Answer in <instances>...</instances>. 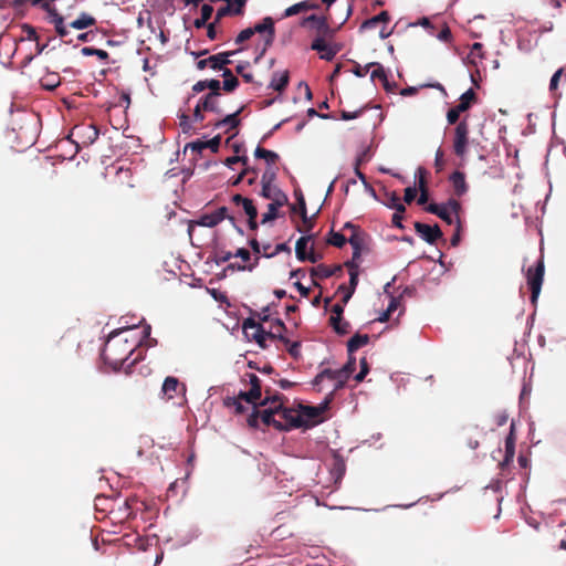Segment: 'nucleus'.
<instances>
[{
	"label": "nucleus",
	"mask_w": 566,
	"mask_h": 566,
	"mask_svg": "<svg viewBox=\"0 0 566 566\" xmlns=\"http://www.w3.org/2000/svg\"><path fill=\"white\" fill-rule=\"evenodd\" d=\"M132 328L114 331L107 338L102 350L103 360L114 368L122 367L134 353L137 343L123 337V333Z\"/></svg>",
	"instance_id": "nucleus-1"
},
{
	"label": "nucleus",
	"mask_w": 566,
	"mask_h": 566,
	"mask_svg": "<svg viewBox=\"0 0 566 566\" xmlns=\"http://www.w3.org/2000/svg\"><path fill=\"white\" fill-rule=\"evenodd\" d=\"M265 398L260 403L265 406L268 403H275V429L281 431H287L292 428H301V416L297 415V410L283 407V395L273 394L270 388L264 390Z\"/></svg>",
	"instance_id": "nucleus-2"
},
{
	"label": "nucleus",
	"mask_w": 566,
	"mask_h": 566,
	"mask_svg": "<svg viewBox=\"0 0 566 566\" xmlns=\"http://www.w3.org/2000/svg\"><path fill=\"white\" fill-rule=\"evenodd\" d=\"M136 185L130 168H118L114 181V195L122 200H129L136 196Z\"/></svg>",
	"instance_id": "nucleus-3"
},
{
	"label": "nucleus",
	"mask_w": 566,
	"mask_h": 566,
	"mask_svg": "<svg viewBox=\"0 0 566 566\" xmlns=\"http://www.w3.org/2000/svg\"><path fill=\"white\" fill-rule=\"evenodd\" d=\"M356 359L353 355L348 354L347 363L339 369L325 368L316 375L313 380L314 386H318L325 380V377L339 378V386H345L350 375L355 371Z\"/></svg>",
	"instance_id": "nucleus-4"
},
{
	"label": "nucleus",
	"mask_w": 566,
	"mask_h": 566,
	"mask_svg": "<svg viewBox=\"0 0 566 566\" xmlns=\"http://www.w3.org/2000/svg\"><path fill=\"white\" fill-rule=\"evenodd\" d=\"M301 25L304 28L308 27L315 31L316 36L314 40L329 41L336 33V30L329 27L326 17H319L316 14H311L304 18Z\"/></svg>",
	"instance_id": "nucleus-5"
},
{
	"label": "nucleus",
	"mask_w": 566,
	"mask_h": 566,
	"mask_svg": "<svg viewBox=\"0 0 566 566\" xmlns=\"http://www.w3.org/2000/svg\"><path fill=\"white\" fill-rule=\"evenodd\" d=\"M545 273V264L543 258H541L535 266H530L526 272L527 285L531 290V302L536 304L539 296Z\"/></svg>",
	"instance_id": "nucleus-6"
},
{
	"label": "nucleus",
	"mask_w": 566,
	"mask_h": 566,
	"mask_svg": "<svg viewBox=\"0 0 566 566\" xmlns=\"http://www.w3.org/2000/svg\"><path fill=\"white\" fill-rule=\"evenodd\" d=\"M469 144V124L465 119L459 122L454 128L453 150L458 157H463Z\"/></svg>",
	"instance_id": "nucleus-7"
},
{
	"label": "nucleus",
	"mask_w": 566,
	"mask_h": 566,
	"mask_svg": "<svg viewBox=\"0 0 566 566\" xmlns=\"http://www.w3.org/2000/svg\"><path fill=\"white\" fill-rule=\"evenodd\" d=\"M260 419L266 427L273 426L275 428V403H271L270 408L264 409L262 411L258 410V408L255 407L252 413L248 417L247 422L249 427L255 429L259 427Z\"/></svg>",
	"instance_id": "nucleus-8"
},
{
	"label": "nucleus",
	"mask_w": 566,
	"mask_h": 566,
	"mask_svg": "<svg viewBox=\"0 0 566 566\" xmlns=\"http://www.w3.org/2000/svg\"><path fill=\"white\" fill-rule=\"evenodd\" d=\"M325 406H300L297 415L301 416V428H311L322 421V413Z\"/></svg>",
	"instance_id": "nucleus-9"
},
{
	"label": "nucleus",
	"mask_w": 566,
	"mask_h": 566,
	"mask_svg": "<svg viewBox=\"0 0 566 566\" xmlns=\"http://www.w3.org/2000/svg\"><path fill=\"white\" fill-rule=\"evenodd\" d=\"M253 32L255 33H265V40H264V49L262 50L261 54L256 56L255 62H258L262 55L264 54L266 48L271 46L274 38H275V28H274V20L271 17H265L260 23H256L253 28Z\"/></svg>",
	"instance_id": "nucleus-10"
},
{
	"label": "nucleus",
	"mask_w": 566,
	"mask_h": 566,
	"mask_svg": "<svg viewBox=\"0 0 566 566\" xmlns=\"http://www.w3.org/2000/svg\"><path fill=\"white\" fill-rule=\"evenodd\" d=\"M243 331L248 337H251L255 343L261 347L265 348L266 344L265 340L268 338L266 332L264 331L263 326L255 322L253 318H247L243 322Z\"/></svg>",
	"instance_id": "nucleus-11"
},
{
	"label": "nucleus",
	"mask_w": 566,
	"mask_h": 566,
	"mask_svg": "<svg viewBox=\"0 0 566 566\" xmlns=\"http://www.w3.org/2000/svg\"><path fill=\"white\" fill-rule=\"evenodd\" d=\"M233 54L234 52H222L214 55H210L207 59L199 60L197 62V69L205 70L206 67H210L214 71L222 70L226 65L231 63L229 56Z\"/></svg>",
	"instance_id": "nucleus-12"
},
{
	"label": "nucleus",
	"mask_w": 566,
	"mask_h": 566,
	"mask_svg": "<svg viewBox=\"0 0 566 566\" xmlns=\"http://www.w3.org/2000/svg\"><path fill=\"white\" fill-rule=\"evenodd\" d=\"M161 394L167 400L174 399L175 397H185L186 386L181 384L176 377L168 376L163 384Z\"/></svg>",
	"instance_id": "nucleus-13"
},
{
	"label": "nucleus",
	"mask_w": 566,
	"mask_h": 566,
	"mask_svg": "<svg viewBox=\"0 0 566 566\" xmlns=\"http://www.w3.org/2000/svg\"><path fill=\"white\" fill-rule=\"evenodd\" d=\"M415 230L429 244H434L442 238V231L438 224H427L422 222H415Z\"/></svg>",
	"instance_id": "nucleus-14"
},
{
	"label": "nucleus",
	"mask_w": 566,
	"mask_h": 566,
	"mask_svg": "<svg viewBox=\"0 0 566 566\" xmlns=\"http://www.w3.org/2000/svg\"><path fill=\"white\" fill-rule=\"evenodd\" d=\"M311 49L316 51L322 60L332 61L340 51V45L331 44L327 41L313 40Z\"/></svg>",
	"instance_id": "nucleus-15"
},
{
	"label": "nucleus",
	"mask_w": 566,
	"mask_h": 566,
	"mask_svg": "<svg viewBox=\"0 0 566 566\" xmlns=\"http://www.w3.org/2000/svg\"><path fill=\"white\" fill-rule=\"evenodd\" d=\"M243 108L244 107L241 106L234 113L229 114L226 117H223L222 119L217 120L213 124V127L217 128V129H223L224 128V133H227V134L230 133L233 129H237L238 126L241 123V119L239 118V116H240L241 112L243 111Z\"/></svg>",
	"instance_id": "nucleus-16"
},
{
	"label": "nucleus",
	"mask_w": 566,
	"mask_h": 566,
	"mask_svg": "<svg viewBox=\"0 0 566 566\" xmlns=\"http://www.w3.org/2000/svg\"><path fill=\"white\" fill-rule=\"evenodd\" d=\"M342 272H343V269H342V265H339V264H336L333 266H328L325 264H318L317 266L311 269V276L313 279L314 284L317 285L315 279L323 280V279L331 277L333 275L340 274Z\"/></svg>",
	"instance_id": "nucleus-17"
},
{
	"label": "nucleus",
	"mask_w": 566,
	"mask_h": 566,
	"mask_svg": "<svg viewBox=\"0 0 566 566\" xmlns=\"http://www.w3.org/2000/svg\"><path fill=\"white\" fill-rule=\"evenodd\" d=\"M515 455V436H514V423H511V431L505 439V455L504 459L500 462V468L503 470L509 467L514 459Z\"/></svg>",
	"instance_id": "nucleus-18"
},
{
	"label": "nucleus",
	"mask_w": 566,
	"mask_h": 566,
	"mask_svg": "<svg viewBox=\"0 0 566 566\" xmlns=\"http://www.w3.org/2000/svg\"><path fill=\"white\" fill-rule=\"evenodd\" d=\"M367 233L364 230L359 232L350 233L348 237V243L353 248L354 260L359 259L360 254L366 248Z\"/></svg>",
	"instance_id": "nucleus-19"
},
{
	"label": "nucleus",
	"mask_w": 566,
	"mask_h": 566,
	"mask_svg": "<svg viewBox=\"0 0 566 566\" xmlns=\"http://www.w3.org/2000/svg\"><path fill=\"white\" fill-rule=\"evenodd\" d=\"M220 97L221 96L206 94L199 98L200 107H202L205 112H211L220 115L223 112L220 106Z\"/></svg>",
	"instance_id": "nucleus-20"
},
{
	"label": "nucleus",
	"mask_w": 566,
	"mask_h": 566,
	"mask_svg": "<svg viewBox=\"0 0 566 566\" xmlns=\"http://www.w3.org/2000/svg\"><path fill=\"white\" fill-rule=\"evenodd\" d=\"M286 331L285 324L281 319H275L271 323L270 331L266 332L268 338L279 339L283 344H290V339L284 336V332Z\"/></svg>",
	"instance_id": "nucleus-21"
},
{
	"label": "nucleus",
	"mask_w": 566,
	"mask_h": 566,
	"mask_svg": "<svg viewBox=\"0 0 566 566\" xmlns=\"http://www.w3.org/2000/svg\"><path fill=\"white\" fill-rule=\"evenodd\" d=\"M424 210L429 213L436 214L448 224H455V217L439 203H429Z\"/></svg>",
	"instance_id": "nucleus-22"
},
{
	"label": "nucleus",
	"mask_w": 566,
	"mask_h": 566,
	"mask_svg": "<svg viewBox=\"0 0 566 566\" xmlns=\"http://www.w3.org/2000/svg\"><path fill=\"white\" fill-rule=\"evenodd\" d=\"M450 182L453 187L454 195L458 197L463 196L468 190V185L465 182V176L463 172L457 170L451 174Z\"/></svg>",
	"instance_id": "nucleus-23"
},
{
	"label": "nucleus",
	"mask_w": 566,
	"mask_h": 566,
	"mask_svg": "<svg viewBox=\"0 0 566 566\" xmlns=\"http://www.w3.org/2000/svg\"><path fill=\"white\" fill-rule=\"evenodd\" d=\"M317 8H318V4H316L310 0L301 1L298 3H295L291 7H289L287 9H285V11L283 13V18H290L300 12H303L306 10H313V9H317Z\"/></svg>",
	"instance_id": "nucleus-24"
},
{
	"label": "nucleus",
	"mask_w": 566,
	"mask_h": 566,
	"mask_svg": "<svg viewBox=\"0 0 566 566\" xmlns=\"http://www.w3.org/2000/svg\"><path fill=\"white\" fill-rule=\"evenodd\" d=\"M290 75L289 71L275 72L272 76L270 87L277 92H283L289 85Z\"/></svg>",
	"instance_id": "nucleus-25"
},
{
	"label": "nucleus",
	"mask_w": 566,
	"mask_h": 566,
	"mask_svg": "<svg viewBox=\"0 0 566 566\" xmlns=\"http://www.w3.org/2000/svg\"><path fill=\"white\" fill-rule=\"evenodd\" d=\"M96 24V19L86 12H82L69 27L76 30H84Z\"/></svg>",
	"instance_id": "nucleus-26"
},
{
	"label": "nucleus",
	"mask_w": 566,
	"mask_h": 566,
	"mask_svg": "<svg viewBox=\"0 0 566 566\" xmlns=\"http://www.w3.org/2000/svg\"><path fill=\"white\" fill-rule=\"evenodd\" d=\"M389 20H390V15H389L388 11H381L379 14L365 20L361 23L359 30L364 31V30L374 29L379 23H387V22H389Z\"/></svg>",
	"instance_id": "nucleus-27"
},
{
	"label": "nucleus",
	"mask_w": 566,
	"mask_h": 566,
	"mask_svg": "<svg viewBox=\"0 0 566 566\" xmlns=\"http://www.w3.org/2000/svg\"><path fill=\"white\" fill-rule=\"evenodd\" d=\"M369 343V335L367 334H355L348 342H347V352L349 355H353L356 350H358L360 347L367 345Z\"/></svg>",
	"instance_id": "nucleus-28"
},
{
	"label": "nucleus",
	"mask_w": 566,
	"mask_h": 566,
	"mask_svg": "<svg viewBox=\"0 0 566 566\" xmlns=\"http://www.w3.org/2000/svg\"><path fill=\"white\" fill-rule=\"evenodd\" d=\"M254 156L258 159H264L268 164V166H273L279 161L280 156L272 150L265 149L261 146H258L254 150Z\"/></svg>",
	"instance_id": "nucleus-29"
},
{
	"label": "nucleus",
	"mask_w": 566,
	"mask_h": 566,
	"mask_svg": "<svg viewBox=\"0 0 566 566\" xmlns=\"http://www.w3.org/2000/svg\"><path fill=\"white\" fill-rule=\"evenodd\" d=\"M294 193H295V197L297 200V207L292 206V211L296 212L298 210V212L303 219V222L308 224V227H311L312 224L307 218L306 202H305L304 196L301 190H295Z\"/></svg>",
	"instance_id": "nucleus-30"
},
{
	"label": "nucleus",
	"mask_w": 566,
	"mask_h": 566,
	"mask_svg": "<svg viewBox=\"0 0 566 566\" xmlns=\"http://www.w3.org/2000/svg\"><path fill=\"white\" fill-rule=\"evenodd\" d=\"M475 92L472 88H469L460 96V102L457 105L458 111H461L462 113L467 112L472 106V104L475 103Z\"/></svg>",
	"instance_id": "nucleus-31"
},
{
	"label": "nucleus",
	"mask_w": 566,
	"mask_h": 566,
	"mask_svg": "<svg viewBox=\"0 0 566 566\" xmlns=\"http://www.w3.org/2000/svg\"><path fill=\"white\" fill-rule=\"evenodd\" d=\"M329 325L338 335H346L349 333L350 325L343 317H329Z\"/></svg>",
	"instance_id": "nucleus-32"
},
{
	"label": "nucleus",
	"mask_w": 566,
	"mask_h": 566,
	"mask_svg": "<svg viewBox=\"0 0 566 566\" xmlns=\"http://www.w3.org/2000/svg\"><path fill=\"white\" fill-rule=\"evenodd\" d=\"M248 377L251 386L249 390L250 398H256L258 400H260L262 395V386L260 378L255 374H249Z\"/></svg>",
	"instance_id": "nucleus-33"
},
{
	"label": "nucleus",
	"mask_w": 566,
	"mask_h": 566,
	"mask_svg": "<svg viewBox=\"0 0 566 566\" xmlns=\"http://www.w3.org/2000/svg\"><path fill=\"white\" fill-rule=\"evenodd\" d=\"M371 67H373V71L370 74L371 81L379 80L382 83L384 87L386 90H388L389 83H388V77H387L384 66L376 62V64Z\"/></svg>",
	"instance_id": "nucleus-34"
},
{
	"label": "nucleus",
	"mask_w": 566,
	"mask_h": 566,
	"mask_svg": "<svg viewBox=\"0 0 566 566\" xmlns=\"http://www.w3.org/2000/svg\"><path fill=\"white\" fill-rule=\"evenodd\" d=\"M312 239V235H304V237H301L297 241H296V244H295V253H296V258L300 260V261H306V248H307V243L308 241Z\"/></svg>",
	"instance_id": "nucleus-35"
},
{
	"label": "nucleus",
	"mask_w": 566,
	"mask_h": 566,
	"mask_svg": "<svg viewBox=\"0 0 566 566\" xmlns=\"http://www.w3.org/2000/svg\"><path fill=\"white\" fill-rule=\"evenodd\" d=\"M566 83V67H559L552 76L549 82V91L555 93L558 90L559 82Z\"/></svg>",
	"instance_id": "nucleus-36"
},
{
	"label": "nucleus",
	"mask_w": 566,
	"mask_h": 566,
	"mask_svg": "<svg viewBox=\"0 0 566 566\" xmlns=\"http://www.w3.org/2000/svg\"><path fill=\"white\" fill-rule=\"evenodd\" d=\"M70 28L71 27L65 24L64 19H57L56 24L54 25L56 34L67 44L73 42L72 39H66L70 34Z\"/></svg>",
	"instance_id": "nucleus-37"
},
{
	"label": "nucleus",
	"mask_w": 566,
	"mask_h": 566,
	"mask_svg": "<svg viewBox=\"0 0 566 566\" xmlns=\"http://www.w3.org/2000/svg\"><path fill=\"white\" fill-rule=\"evenodd\" d=\"M193 223L201 227L213 228L219 224V221L217 220L214 212H211L201 214L196 221H193Z\"/></svg>",
	"instance_id": "nucleus-38"
},
{
	"label": "nucleus",
	"mask_w": 566,
	"mask_h": 566,
	"mask_svg": "<svg viewBox=\"0 0 566 566\" xmlns=\"http://www.w3.org/2000/svg\"><path fill=\"white\" fill-rule=\"evenodd\" d=\"M223 403L228 408H233L234 412L237 415H242L247 410V408L243 406L242 401H240V398L227 397L223 400Z\"/></svg>",
	"instance_id": "nucleus-39"
},
{
	"label": "nucleus",
	"mask_w": 566,
	"mask_h": 566,
	"mask_svg": "<svg viewBox=\"0 0 566 566\" xmlns=\"http://www.w3.org/2000/svg\"><path fill=\"white\" fill-rule=\"evenodd\" d=\"M81 53L84 56H91V55L97 56L102 61H107L109 57V54L106 51L101 50V49H94L91 46L82 48Z\"/></svg>",
	"instance_id": "nucleus-40"
},
{
	"label": "nucleus",
	"mask_w": 566,
	"mask_h": 566,
	"mask_svg": "<svg viewBox=\"0 0 566 566\" xmlns=\"http://www.w3.org/2000/svg\"><path fill=\"white\" fill-rule=\"evenodd\" d=\"M347 241L348 239H346L343 233L333 230L329 232V238L327 239V242L336 248H343Z\"/></svg>",
	"instance_id": "nucleus-41"
},
{
	"label": "nucleus",
	"mask_w": 566,
	"mask_h": 566,
	"mask_svg": "<svg viewBox=\"0 0 566 566\" xmlns=\"http://www.w3.org/2000/svg\"><path fill=\"white\" fill-rule=\"evenodd\" d=\"M276 170H277V168L268 166V168L265 169V171L263 172V175L261 177L262 187L274 185V180L276 178Z\"/></svg>",
	"instance_id": "nucleus-42"
},
{
	"label": "nucleus",
	"mask_w": 566,
	"mask_h": 566,
	"mask_svg": "<svg viewBox=\"0 0 566 566\" xmlns=\"http://www.w3.org/2000/svg\"><path fill=\"white\" fill-rule=\"evenodd\" d=\"M400 200L399 195L396 191L384 190L381 202L388 208H392L396 202Z\"/></svg>",
	"instance_id": "nucleus-43"
},
{
	"label": "nucleus",
	"mask_w": 566,
	"mask_h": 566,
	"mask_svg": "<svg viewBox=\"0 0 566 566\" xmlns=\"http://www.w3.org/2000/svg\"><path fill=\"white\" fill-rule=\"evenodd\" d=\"M440 205L443 206L451 214H453L455 219L460 218L459 213L461 211V203L457 199L450 198L447 202Z\"/></svg>",
	"instance_id": "nucleus-44"
},
{
	"label": "nucleus",
	"mask_w": 566,
	"mask_h": 566,
	"mask_svg": "<svg viewBox=\"0 0 566 566\" xmlns=\"http://www.w3.org/2000/svg\"><path fill=\"white\" fill-rule=\"evenodd\" d=\"M258 262H259V258L256 256L255 260H254V263L252 264H240V263H230L226 269L224 271H252L256 265H258Z\"/></svg>",
	"instance_id": "nucleus-45"
},
{
	"label": "nucleus",
	"mask_w": 566,
	"mask_h": 566,
	"mask_svg": "<svg viewBox=\"0 0 566 566\" xmlns=\"http://www.w3.org/2000/svg\"><path fill=\"white\" fill-rule=\"evenodd\" d=\"M42 7L46 10L48 12V19H49V22L52 23L53 25L56 24V20L57 19H64L57 11L55 8H52L51 4L49 2H43L42 3Z\"/></svg>",
	"instance_id": "nucleus-46"
},
{
	"label": "nucleus",
	"mask_w": 566,
	"mask_h": 566,
	"mask_svg": "<svg viewBox=\"0 0 566 566\" xmlns=\"http://www.w3.org/2000/svg\"><path fill=\"white\" fill-rule=\"evenodd\" d=\"M274 197L275 198L271 199V202L268 206L273 207L276 211L289 202V198L283 191L281 193H276Z\"/></svg>",
	"instance_id": "nucleus-47"
},
{
	"label": "nucleus",
	"mask_w": 566,
	"mask_h": 566,
	"mask_svg": "<svg viewBox=\"0 0 566 566\" xmlns=\"http://www.w3.org/2000/svg\"><path fill=\"white\" fill-rule=\"evenodd\" d=\"M281 192H282V190L277 186L270 185V186L262 187L260 195L263 198L271 200V199L275 198L274 196L276 193H281Z\"/></svg>",
	"instance_id": "nucleus-48"
},
{
	"label": "nucleus",
	"mask_w": 566,
	"mask_h": 566,
	"mask_svg": "<svg viewBox=\"0 0 566 566\" xmlns=\"http://www.w3.org/2000/svg\"><path fill=\"white\" fill-rule=\"evenodd\" d=\"M21 30H22V34H23L22 39H27L30 41L39 40L36 30L32 25L24 23V24H22Z\"/></svg>",
	"instance_id": "nucleus-49"
},
{
	"label": "nucleus",
	"mask_w": 566,
	"mask_h": 566,
	"mask_svg": "<svg viewBox=\"0 0 566 566\" xmlns=\"http://www.w3.org/2000/svg\"><path fill=\"white\" fill-rule=\"evenodd\" d=\"M353 63H354L353 73L358 77L365 76L368 73V71L371 69V66H374L376 64V62H370V63L366 64L365 66H361L357 62H353Z\"/></svg>",
	"instance_id": "nucleus-50"
},
{
	"label": "nucleus",
	"mask_w": 566,
	"mask_h": 566,
	"mask_svg": "<svg viewBox=\"0 0 566 566\" xmlns=\"http://www.w3.org/2000/svg\"><path fill=\"white\" fill-rule=\"evenodd\" d=\"M242 208H243L245 214L248 217H250V219L258 218L256 207L254 206V203H253V201L251 199L247 198L244 203H242Z\"/></svg>",
	"instance_id": "nucleus-51"
},
{
	"label": "nucleus",
	"mask_w": 566,
	"mask_h": 566,
	"mask_svg": "<svg viewBox=\"0 0 566 566\" xmlns=\"http://www.w3.org/2000/svg\"><path fill=\"white\" fill-rule=\"evenodd\" d=\"M207 86L210 90L208 94L221 96V82L216 78L207 80Z\"/></svg>",
	"instance_id": "nucleus-52"
},
{
	"label": "nucleus",
	"mask_w": 566,
	"mask_h": 566,
	"mask_svg": "<svg viewBox=\"0 0 566 566\" xmlns=\"http://www.w3.org/2000/svg\"><path fill=\"white\" fill-rule=\"evenodd\" d=\"M213 212H214L216 218H217V220L219 221V223H220L221 221H223L224 219H228L229 221H231V223H232L233 226H235V223H234V218H233L232 216H229V214H228V208H227V207H220V208H218V209H217L216 211H213Z\"/></svg>",
	"instance_id": "nucleus-53"
},
{
	"label": "nucleus",
	"mask_w": 566,
	"mask_h": 566,
	"mask_svg": "<svg viewBox=\"0 0 566 566\" xmlns=\"http://www.w3.org/2000/svg\"><path fill=\"white\" fill-rule=\"evenodd\" d=\"M461 230H462V222L460 218H457L455 220V231L453 235L451 237L450 243L452 247H457L460 243L461 240Z\"/></svg>",
	"instance_id": "nucleus-54"
},
{
	"label": "nucleus",
	"mask_w": 566,
	"mask_h": 566,
	"mask_svg": "<svg viewBox=\"0 0 566 566\" xmlns=\"http://www.w3.org/2000/svg\"><path fill=\"white\" fill-rule=\"evenodd\" d=\"M427 171L424 168L419 167L417 169V177H418V188L419 190L428 189V182H427Z\"/></svg>",
	"instance_id": "nucleus-55"
},
{
	"label": "nucleus",
	"mask_w": 566,
	"mask_h": 566,
	"mask_svg": "<svg viewBox=\"0 0 566 566\" xmlns=\"http://www.w3.org/2000/svg\"><path fill=\"white\" fill-rule=\"evenodd\" d=\"M227 15H233L232 4L227 3V6L219 8L217 10L214 21L219 22L222 18Z\"/></svg>",
	"instance_id": "nucleus-56"
},
{
	"label": "nucleus",
	"mask_w": 566,
	"mask_h": 566,
	"mask_svg": "<svg viewBox=\"0 0 566 566\" xmlns=\"http://www.w3.org/2000/svg\"><path fill=\"white\" fill-rule=\"evenodd\" d=\"M254 32L252 28H247L242 30L235 38V43L241 44L253 36Z\"/></svg>",
	"instance_id": "nucleus-57"
},
{
	"label": "nucleus",
	"mask_w": 566,
	"mask_h": 566,
	"mask_svg": "<svg viewBox=\"0 0 566 566\" xmlns=\"http://www.w3.org/2000/svg\"><path fill=\"white\" fill-rule=\"evenodd\" d=\"M239 86V80L235 76H231V78H227L222 82V88L226 92H233Z\"/></svg>",
	"instance_id": "nucleus-58"
},
{
	"label": "nucleus",
	"mask_w": 566,
	"mask_h": 566,
	"mask_svg": "<svg viewBox=\"0 0 566 566\" xmlns=\"http://www.w3.org/2000/svg\"><path fill=\"white\" fill-rule=\"evenodd\" d=\"M462 112L461 111H458V107L454 106L452 108H450L447 113V120H448V124L450 125H454L458 123L459 120V117H460V114Z\"/></svg>",
	"instance_id": "nucleus-59"
},
{
	"label": "nucleus",
	"mask_w": 566,
	"mask_h": 566,
	"mask_svg": "<svg viewBox=\"0 0 566 566\" xmlns=\"http://www.w3.org/2000/svg\"><path fill=\"white\" fill-rule=\"evenodd\" d=\"M221 143V135H217L210 140L205 142L206 148L211 149L212 153H217L219 150Z\"/></svg>",
	"instance_id": "nucleus-60"
},
{
	"label": "nucleus",
	"mask_w": 566,
	"mask_h": 566,
	"mask_svg": "<svg viewBox=\"0 0 566 566\" xmlns=\"http://www.w3.org/2000/svg\"><path fill=\"white\" fill-rule=\"evenodd\" d=\"M249 65V63L245 64H238L235 67V72L242 76L244 82L252 83L253 82V75L251 73H245L244 69Z\"/></svg>",
	"instance_id": "nucleus-61"
},
{
	"label": "nucleus",
	"mask_w": 566,
	"mask_h": 566,
	"mask_svg": "<svg viewBox=\"0 0 566 566\" xmlns=\"http://www.w3.org/2000/svg\"><path fill=\"white\" fill-rule=\"evenodd\" d=\"M248 0H233L232 1V10L233 15H242L244 12V7Z\"/></svg>",
	"instance_id": "nucleus-62"
},
{
	"label": "nucleus",
	"mask_w": 566,
	"mask_h": 566,
	"mask_svg": "<svg viewBox=\"0 0 566 566\" xmlns=\"http://www.w3.org/2000/svg\"><path fill=\"white\" fill-rule=\"evenodd\" d=\"M437 38L443 42H450L452 39V33L450 28L447 24H443V28L437 34Z\"/></svg>",
	"instance_id": "nucleus-63"
},
{
	"label": "nucleus",
	"mask_w": 566,
	"mask_h": 566,
	"mask_svg": "<svg viewBox=\"0 0 566 566\" xmlns=\"http://www.w3.org/2000/svg\"><path fill=\"white\" fill-rule=\"evenodd\" d=\"M470 54L472 56H478L480 59H483L484 57L483 44L480 42L473 43L471 46Z\"/></svg>",
	"instance_id": "nucleus-64"
}]
</instances>
